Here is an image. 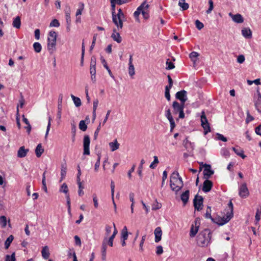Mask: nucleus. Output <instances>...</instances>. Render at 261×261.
Returning a JSON list of instances; mask_svg holds the SVG:
<instances>
[{"mask_svg": "<svg viewBox=\"0 0 261 261\" xmlns=\"http://www.w3.org/2000/svg\"><path fill=\"white\" fill-rule=\"evenodd\" d=\"M170 187L173 191H178L183 186L182 178L179 177L178 172L174 171L170 177Z\"/></svg>", "mask_w": 261, "mask_h": 261, "instance_id": "obj_1", "label": "nucleus"}, {"mask_svg": "<svg viewBox=\"0 0 261 261\" xmlns=\"http://www.w3.org/2000/svg\"><path fill=\"white\" fill-rule=\"evenodd\" d=\"M211 233L208 229L201 231L197 238V244L200 247L207 246L211 240Z\"/></svg>", "mask_w": 261, "mask_h": 261, "instance_id": "obj_2", "label": "nucleus"}, {"mask_svg": "<svg viewBox=\"0 0 261 261\" xmlns=\"http://www.w3.org/2000/svg\"><path fill=\"white\" fill-rule=\"evenodd\" d=\"M112 20L114 23L117 26V30L122 29L123 28V19L125 16L122 10L119 9L117 14L115 12H112Z\"/></svg>", "mask_w": 261, "mask_h": 261, "instance_id": "obj_3", "label": "nucleus"}, {"mask_svg": "<svg viewBox=\"0 0 261 261\" xmlns=\"http://www.w3.org/2000/svg\"><path fill=\"white\" fill-rule=\"evenodd\" d=\"M57 34L55 31L49 32L47 37V49L50 54L56 50Z\"/></svg>", "mask_w": 261, "mask_h": 261, "instance_id": "obj_4", "label": "nucleus"}, {"mask_svg": "<svg viewBox=\"0 0 261 261\" xmlns=\"http://www.w3.org/2000/svg\"><path fill=\"white\" fill-rule=\"evenodd\" d=\"M233 216V204L230 200L228 204L225 216L221 218L217 223L219 225H223L227 223Z\"/></svg>", "mask_w": 261, "mask_h": 261, "instance_id": "obj_5", "label": "nucleus"}, {"mask_svg": "<svg viewBox=\"0 0 261 261\" xmlns=\"http://www.w3.org/2000/svg\"><path fill=\"white\" fill-rule=\"evenodd\" d=\"M201 126L204 129V134L206 135L211 131L210 124L205 115L204 111H202L201 115Z\"/></svg>", "mask_w": 261, "mask_h": 261, "instance_id": "obj_6", "label": "nucleus"}, {"mask_svg": "<svg viewBox=\"0 0 261 261\" xmlns=\"http://www.w3.org/2000/svg\"><path fill=\"white\" fill-rule=\"evenodd\" d=\"M203 199L201 196L196 195L193 200L194 206L195 210L199 211L202 209Z\"/></svg>", "mask_w": 261, "mask_h": 261, "instance_id": "obj_7", "label": "nucleus"}, {"mask_svg": "<svg viewBox=\"0 0 261 261\" xmlns=\"http://www.w3.org/2000/svg\"><path fill=\"white\" fill-rule=\"evenodd\" d=\"M239 195L242 198H246L249 196V190L245 182L242 184L239 187Z\"/></svg>", "mask_w": 261, "mask_h": 261, "instance_id": "obj_8", "label": "nucleus"}, {"mask_svg": "<svg viewBox=\"0 0 261 261\" xmlns=\"http://www.w3.org/2000/svg\"><path fill=\"white\" fill-rule=\"evenodd\" d=\"M200 224V219L197 218L195 220L194 225L192 224L191 227L190 232V236L191 237H194L195 236V235L198 232Z\"/></svg>", "mask_w": 261, "mask_h": 261, "instance_id": "obj_9", "label": "nucleus"}, {"mask_svg": "<svg viewBox=\"0 0 261 261\" xmlns=\"http://www.w3.org/2000/svg\"><path fill=\"white\" fill-rule=\"evenodd\" d=\"M200 166H202L204 168L203 170V175L204 178L206 179L208 178L211 175H212L214 172L211 169V166L210 165H208L206 164H203V163H201L200 164Z\"/></svg>", "mask_w": 261, "mask_h": 261, "instance_id": "obj_10", "label": "nucleus"}, {"mask_svg": "<svg viewBox=\"0 0 261 261\" xmlns=\"http://www.w3.org/2000/svg\"><path fill=\"white\" fill-rule=\"evenodd\" d=\"M90 143V137L88 135H85L84 137V140H83V147H84L83 154L84 155H89L90 154V150H89Z\"/></svg>", "mask_w": 261, "mask_h": 261, "instance_id": "obj_11", "label": "nucleus"}, {"mask_svg": "<svg viewBox=\"0 0 261 261\" xmlns=\"http://www.w3.org/2000/svg\"><path fill=\"white\" fill-rule=\"evenodd\" d=\"M175 97L181 101V103L185 104L187 100V92L184 90L178 91L176 93Z\"/></svg>", "mask_w": 261, "mask_h": 261, "instance_id": "obj_12", "label": "nucleus"}, {"mask_svg": "<svg viewBox=\"0 0 261 261\" xmlns=\"http://www.w3.org/2000/svg\"><path fill=\"white\" fill-rule=\"evenodd\" d=\"M107 238H105L101 245V259L103 261H105L106 260V256H107Z\"/></svg>", "mask_w": 261, "mask_h": 261, "instance_id": "obj_13", "label": "nucleus"}, {"mask_svg": "<svg viewBox=\"0 0 261 261\" xmlns=\"http://www.w3.org/2000/svg\"><path fill=\"white\" fill-rule=\"evenodd\" d=\"M255 106L257 111L261 113V93L258 90L257 91V95L255 100Z\"/></svg>", "mask_w": 261, "mask_h": 261, "instance_id": "obj_14", "label": "nucleus"}, {"mask_svg": "<svg viewBox=\"0 0 261 261\" xmlns=\"http://www.w3.org/2000/svg\"><path fill=\"white\" fill-rule=\"evenodd\" d=\"M172 107L174 110V113L177 114L181 111L183 110L185 107V104H179L178 102L175 101L173 102Z\"/></svg>", "mask_w": 261, "mask_h": 261, "instance_id": "obj_15", "label": "nucleus"}, {"mask_svg": "<svg viewBox=\"0 0 261 261\" xmlns=\"http://www.w3.org/2000/svg\"><path fill=\"white\" fill-rule=\"evenodd\" d=\"M229 16L231 18L232 20L238 23L243 22L244 19L242 16L240 14H232L231 13H229Z\"/></svg>", "mask_w": 261, "mask_h": 261, "instance_id": "obj_16", "label": "nucleus"}, {"mask_svg": "<svg viewBox=\"0 0 261 261\" xmlns=\"http://www.w3.org/2000/svg\"><path fill=\"white\" fill-rule=\"evenodd\" d=\"M213 187V182L208 179H206L203 184L202 191L205 193L211 191Z\"/></svg>", "mask_w": 261, "mask_h": 261, "instance_id": "obj_17", "label": "nucleus"}, {"mask_svg": "<svg viewBox=\"0 0 261 261\" xmlns=\"http://www.w3.org/2000/svg\"><path fill=\"white\" fill-rule=\"evenodd\" d=\"M155 239L154 241L156 243H158L161 240L162 236V231L160 227H157L154 231Z\"/></svg>", "mask_w": 261, "mask_h": 261, "instance_id": "obj_18", "label": "nucleus"}, {"mask_svg": "<svg viewBox=\"0 0 261 261\" xmlns=\"http://www.w3.org/2000/svg\"><path fill=\"white\" fill-rule=\"evenodd\" d=\"M142 5H144V7L142 8L141 14L143 15L144 19H147L149 17V13H148L149 5L146 4V1L142 3Z\"/></svg>", "mask_w": 261, "mask_h": 261, "instance_id": "obj_19", "label": "nucleus"}, {"mask_svg": "<svg viewBox=\"0 0 261 261\" xmlns=\"http://www.w3.org/2000/svg\"><path fill=\"white\" fill-rule=\"evenodd\" d=\"M29 150L28 149H25L24 146L20 147L17 151V156L20 158L25 157Z\"/></svg>", "mask_w": 261, "mask_h": 261, "instance_id": "obj_20", "label": "nucleus"}, {"mask_svg": "<svg viewBox=\"0 0 261 261\" xmlns=\"http://www.w3.org/2000/svg\"><path fill=\"white\" fill-rule=\"evenodd\" d=\"M111 37L114 41H116L118 43H120L122 41L121 37L120 36V34L117 32L116 29H113V33L111 35Z\"/></svg>", "mask_w": 261, "mask_h": 261, "instance_id": "obj_21", "label": "nucleus"}, {"mask_svg": "<svg viewBox=\"0 0 261 261\" xmlns=\"http://www.w3.org/2000/svg\"><path fill=\"white\" fill-rule=\"evenodd\" d=\"M189 191L186 190L182 193L180 196L181 200H182L184 205H185L188 201L189 198Z\"/></svg>", "mask_w": 261, "mask_h": 261, "instance_id": "obj_22", "label": "nucleus"}, {"mask_svg": "<svg viewBox=\"0 0 261 261\" xmlns=\"http://www.w3.org/2000/svg\"><path fill=\"white\" fill-rule=\"evenodd\" d=\"M242 34L245 38H251L252 37V32L248 28L243 29Z\"/></svg>", "mask_w": 261, "mask_h": 261, "instance_id": "obj_23", "label": "nucleus"}, {"mask_svg": "<svg viewBox=\"0 0 261 261\" xmlns=\"http://www.w3.org/2000/svg\"><path fill=\"white\" fill-rule=\"evenodd\" d=\"M232 149L238 155L241 156L242 159L246 158V155L244 154V151L240 147H232Z\"/></svg>", "mask_w": 261, "mask_h": 261, "instance_id": "obj_24", "label": "nucleus"}, {"mask_svg": "<svg viewBox=\"0 0 261 261\" xmlns=\"http://www.w3.org/2000/svg\"><path fill=\"white\" fill-rule=\"evenodd\" d=\"M109 145L112 151H114L117 150L120 146V144L118 143L117 139H115L113 142H110Z\"/></svg>", "mask_w": 261, "mask_h": 261, "instance_id": "obj_25", "label": "nucleus"}, {"mask_svg": "<svg viewBox=\"0 0 261 261\" xmlns=\"http://www.w3.org/2000/svg\"><path fill=\"white\" fill-rule=\"evenodd\" d=\"M41 254L43 258L47 259L50 255L49 248L48 246H45L42 248L41 250Z\"/></svg>", "mask_w": 261, "mask_h": 261, "instance_id": "obj_26", "label": "nucleus"}, {"mask_svg": "<svg viewBox=\"0 0 261 261\" xmlns=\"http://www.w3.org/2000/svg\"><path fill=\"white\" fill-rule=\"evenodd\" d=\"M100 61H101V63L102 64L103 67L107 70V71H108V73L110 75V76L112 77L113 79L114 78V76L113 74V73H112L110 69L109 68V67H108V65H107V62L106 61V60L102 57H101L100 58Z\"/></svg>", "mask_w": 261, "mask_h": 261, "instance_id": "obj_27", "label": "nucleus"}, {"mask_svg": "<svg viewBox=\"0 0 261 261\" xmlns=\"http://www.w3.org/2000/svg\"><path fill=\"white\" fill-rule=\"evenodd\" d=\"M44 152V149L42 148L41 144H39L36 149H35V153L36 156L39 158L41 156L42 153Z\"/></svg>", "mask_w": 261, "mask_h": 261, "instance_id": "obj_28", "label": "nucleus"}, {"mask_svg": "<svg viewBox=\"0 0 261 261\" xmlns=\"http://www.w3.org/2000/svg\"><path fill=\"white\" fill-rule=\"evenodd\" d=\"M144 5L142 4L137 9V10L134 13V16L138 21H139V16L142 13V8Z\"/></svg>", "mask_w": 261, "mask_h": 261, "instance_id": "obj_29", "label": "nucleus"}, {"mask_svg": "<svg viewBox=\"0 0 261 261\" xmlns=\"http://www.w3.org/2000/svg\"><path fill=\"white\" fill-rule=\"evenodd\" d=\"M21 25L20 18L19 16L16 17L13 21V26L16 28L19 29Z\"/></svg>", "mask_w": 261, "mask_h": 261, "instance_id": "obj_30", "label": "nucleus"}, {"mask_svg": "<svg viewBox=\"0 0 261 261\" xmlns=\"http://www.w3.org/2000/svg\"><path fill=\"white\" fill-rule=\"evenodd\" d=\"M14 240V237L13 235H10L6 240L5 242V248L7 249L10 247L11 243Z\"/></svg>", "mask_w": 261, "mask_h": 261, "instance_id": "obj_31", "label": "nucleus"}, {"mask_svg": "<svg viewBox=\"0 0 261 261\" xmlns=\"http://www.w3.org/2000/svg\"><path fill=\"white\" fill-rule=\"evenodd\" d=\"M71 97L72 99L73 100L75 106L76 107H79L80 106H81L82 103H81V100L80 98L75 97V96H74L72 94L71 95Z\"/></svg>", "mask_w": 261, "mask_h": 261, "instance_id": "obj_32", "label": "nucleus"}, {"mask_svg": "<svg viewBox=\"0 0 261 261\" xmlns=\"http://www.w3.org/2000/svg\"><path fill=\"white\" fill-rule=\"evenodd\" d=\"M121 240H126L128 238V232L126 226H124L121 232Z\"/></svg>", "mask_w": 261, "mask_h": 261, "instance_id": "obj_33", "label": "nucleus"}, {"mask_svg": "<svg viewBox=\"0 0 261 261\" xmlns=\"http://www.w3.org/2000/svg\"><path fill=\"white\" fill-rule=\"evenodd\" d=\"M178 5L182 8L183 11L186 10L189 8V4L185 2V0H179Z\"/></svg>", "mask_w": 261, "mask_h": 261, "instance_id": "obj_34", "label": "nucleus"}, {"mask_svg": "<svg viewBox=\"0 0 261 261\" xmlns=\"http://www.w3.org/2000/svg\"><path fill=\"white\" fill-rule=\"evenodd\" d=\"M65 14H66V19L67 24L68 25H70L71 23V18H70V8H68V9H66L65 11Z\"/></svg>", "mask_w": 261, "mask_h": 261, "instance_id": "obj_35", "label": "nucleus"}, {"mask_svg": "<svg viewBox=\"0 0 261 261\" xmlns=\"http://www.w3.org/2000/svg\"><path fill=\"white\" fill-rule=\"evenodd\" d=\"M199 56V54L196 51H192L191 53H190L189 57L192 60V61L195 63L197 61V58Z\"/></svg>", "mask_w": 261, "mask_h": 261, "instance_id": "obj_36", "label": "nucleus"}, {"mask_svg": "<svg viewBox=\"0 0 261 261\" xmlns=\"http://www.w3.org/2000/svg\"><path fill=\"white\" fill-rule=\"evenodd\" d=\"M65 196L66 198L67 204L68 206V213L69 215H71V203H70V199L69 194L68 193L65 194Z\"/></svg>", "mask_w": 261, "mask_h": 261, "instance_id": "obj_37", "label": "nucleus"}, {"mask_svg": "<svg viewBox=\"0 0 261 261\" xmlns=\"http://www.w3.org/2000/svg\"><path fill=\"white\" fill-rule=\"evenodd\" d=\"M33 47L34 50L37 53H39L41 51L42 46L39 42H35L33 44Z\"/></svg>", "mask_w": 261, "mask_h": 261, "instance_id": "obj_38", "label": "nucleus"}, {"mask_svg": "<svg viewBox=\"0 0 261 261\" xmlns=\"http://www.w3.org/2000/svg\"><path fill=\"white\" fill-rule=\"evenodd\" d=\"M260 216H261V208H257L256 213H255V221H256L255 224H256L260 220Z\"/></svg>", "mask_w": 261, "mask_h": 261, "instance_id": "obj_39", "label": "nucleus"}, {"mask_svg": "<svg viewBox=\"0 0 261 261\" xmlns=\"http://www.w3.org/2000/svg\"><path fill=\"white\" fill-rule=\"evenodd\" d=\"M60 192L63 193L64 194H67L68 193V188L67 187V185L66 183H63L62 186H61V188L60 189Z\"/></svg>", "mask_w": 261, "mask_h": 261, "instance_id": "obj_40", "label": "nucleus"}, {"mask_svg": "<svg viewBox=\"0 0 261 261\" xmlns=\"http://www.w3.org/2000/svg\"><path fill=\"white\" fill-rule=\"evenodd\" d=\"M79 128L83 131H85L87 129V125L84 120L80 121L79 123Z\"/></svg>", "mask_w": 261, "mask_h": 261, "instance_id": "obj_41", "label": "nucleus"}, {"mask_svg": "<svg viewBox=\"0 0 261 261\" xmlns=\"http://www.w3.org/2000/svg\"><path fill=\"white\" fill-rule=\"evenodd\" d=\"M0 224L3 228H4L7 225V218L5 216H2L0 217Z\"/></svg>", "mask_w": 261, "mask_h": 261, "instance_id": "obj_42", "label": "nucleus"}, {"mask_svg": "<svg viewBox=\"0 0 261 261\" xmlns=\"http://www.w3.org/2000/svg\"><path fill=\"white\" fill-rule=\"evenodd\" d=\"M154 161L151 163V164L149 166V167L151 169H154L156 167V164L159 163V160L156 156H154L153 157Z\"/></svg>", "mask_w": 261, "mask_h": 261, "instance_id": "obj_43", "label": "nucleus"}, {"mask_svg": "<svg viewBox=\"0 0 261 261\" xmlns=\"http://www.w3.org/2000/svg\"><path fill=\"white\" fill-rule=\"evenodd\" d=\"M63 95L60 94L58 100V109H62Z\"/></svg>", "mask_w": 261, "mask_h": 261, "instance_id": "obj_44", "label": "nucleus"}, {"mask_svg": "<svg viewBox=\"0 0 261 261\" xmlns=\"http://www.w3.org/2000/svg\"><path fill=\"white\" fill-rule=\"evenodd\" d=\"M97 160L94 165V170L95 171H97L100 166V154H97Z\"/></svg>", "mask_w": 261, "mask_h": 261, "instance_id": "obj_45", "label": "nucleus"}, {"mask_svg": "<svg viewBox=\"0 0 261 261\" xmlns=\"http://www.w3.org/2000/svg\"><path fill=\"white\" fill-rule=\"evenodd\" d=\"M15 254L13 253L11 255H7L5 261H15Z\"/></svg>", "mask_w": 261, "mask_h": 261, "instance_id": "obj_46", "label": "nucleus"}, {"mask_svg": "<svg viewBox=\"0 0 261 261\" xmlns=\"http://www.w3.org/2000/svg\"><path fill=\"white\" fill-rule=\"evenodd\" d=\"M67 171V168L66 167L62 166L61 171V180L65 178Z\"/></svg>", "mask_w": 261, "mask_h": 261, "instance_id": "obj_47", "label": "nucleus"}, {"mask_svg": "<svg viewBox=\"0 0 261 261\" xmlns=\"http://www.w3.org/2000/svg\"><path fill=\"white\" fill-rule=\"evenodd\" d=\"M59 26L60 23L59 21L56 19L53 20L49 24L50 27H58Z\"/></svg>", "mask_w": 261, "mask_h": 261, "instance_id": "obj_48", "label": "nucleus"}, {"mask_svg": "<svg viewBox=\"0 0 261 261\" xmlns=\"http://www.w3.org/2000/svg\"><path fill=\"white\" fill-rule=\"evenodd\" d=\"M51 125V118L50 117H48V122L47 126L46 131L45 135V138H47V135L48 134L49 131L50 130V127Z\"/></svg>", "mask_w": 261, "mask_h": 261, "instance_id": "obj_49", "label": "nucleus"}, {"mask_svg": "<svg viewBox=\"0 0 261 261\" xmlns=\"http://www.w3.org/2000/svg\"><path fill=\"white\" fill-rule=\"evenodd\" d=\"M128 73L130 76H133L135 74V68L133 65H129Z\"/></svg>", "mask_w": 261, "mask_h": 261, "instance_id": "obj_50", "label": "nucleus"}, {"mask_svg": "<svg viewBox=\"0 0 261 261\" xmlns=\"http://www.w3.org/2000/svg\"><path fill=\"white\" fill-rule=\"evenodd\" d=\"M211 209L210 206H207L206 212L205 214V217L207 219H211L212 220H213V219L212 218L211 215Z\"/></svg>", "mask_w": 261, "mask_h": 261, "instance_id": "obj_51", "label": "nucleus"}, {"mask_svg": "<svg viewBox=\"0 0 261 261\" xmlns=\"http://www.w3.org/2000/svg\"><path fill=\"white\" fill-rule=\"evenodd\" d=\"M195 25L197 29H198L199 30L202 29L204 27L203 24L198 20H196L195 21Z\"/></svg>", "mask_w": 261, "mask_h": 261, "instance_id": "obj_52", "label": "nucleus"}, {"mask_svg": "<svg viewBox=\"0 0 261 261\" xmlns=\"http://www.w3.org/2000/svg\"><path fill=\"white\" fill-rule=\"evenodd\" d=\"M112 227L109 225H106L105 227L106 237H108L111 232Z\"/></svg>", "mask_w": 261, "mask_h": 261, "instance_id": "obj_53", "label": "nucleus"}, {"mask_svg": "<svg viewBox=\"0 0 261 261\" xmlns=\"http://www.w3.org/2000/svg\"><path fill=\"white\" fill-rule=\"evenodd\" d=\"M166 69L168 70L172 69L175 67L173 63H172L171 62H169V60H168L166 62Z\"/></svg>", "mask_w": 261, "mask_h": 261, "instance_id": "obj_54", "label": "nucleus"}, {"mask_svg": "<svg viewBox=\"0 0 261 261\" xmlns=\"http://www.w3.org/2000/svg\"><path fill=\"white\" fill-rule=\"evenodd\" d=\"M100 128H101V123H100L94 132V140L97 139V136H98V133H99V132L100 130Z\"/></svg>", "mask_w": 261, "mask_h": 261, "instance_id": "obj_55", "label": "nucleus"}, {"mask_svg": "<svg viewBox=\"0 0 261 261\" xmlns=\"http://www.w3.org/2000/svg\"><path fill=\"white\" fill-rule=\"evenodd\" d=\"M77 185L79 186L78 194L80 196H82V195H84V191L83 190L84 189V187L82 186V183H79V184H77Z\"/></svg>", "mask_w": 261, "mask_h": 261, "instance_id": "obj_56", "label": "nucleus"}, {"mask_svg": "<svg viewBox=\"0 0 261 261\" xmlns=\"http://www.w3.org/2000/svg\"><path fill=\"white\" fill-rule=\"evenodd\" d=\"M208 4L210 5V7H209V8L208 9V10L206 11V13L207 14L210 13L211 12V11L213 10V8H214L213 2L212 0H209Z\"/></svg>", "mask_w": 261, "mask_h": 261, "instance_id": "obj_57", "label": "nucleus"}, {"mask_svg": "<svg viewBox=\"0 0 261 261\" xmlns=\"http://www.w3.org/2000/svg\"><path fill=\"white\" fill-rule=\"evenodd\" d=\"M93 201L95 208H97L98 206V199L95 194L93 195Z\"/></svg>", "mask_w": 261, "mask_h": 261, "instance_id": "obj_58", "label": "nucleus"}, {"mask_svg": "<svg viewBox=\"0 0 261 261\" xmlns=\"http://www.w3.org/2000/svg\"><path fill=\"white\" fill-rule=\"evenodd\" d=\"M217 139L221 140L223 142H226L227 141V138L225 137L223 135L220 134H217Z\"/></svg>", "mask_w": 261, "mask_h": 261, "instance_id": "obj_59", "label": "nucleus"}, {"mask_svg": "<svg viewBox=\"0 0 261 261\" xmlns=\"http://www.w3.org/2000/svg\"><path fill=\"white\" fill-rule=\"evenodd\" d=\"M161 207V204L159 203L157 201H156L152 206V210H156Z\"/></svg>", "mask_w": 261, "mask_h": 261, "instance_id": "obj_60", "label": "nucleus"}, {"mask_svg": "<svg viewBox=\"0 0 261 261\" xmlns=\"http://www.w3.org/2000/svg\"><path fill=\"white\" fill-rule=\"evenodd\" d=\"M165 96L168 101L170 100V90L168 88H165Z\"/></svg>", "mask_w": 261, "mask_h": 261, "instance_id": "obj_61", "label": "nucleus"}, {"mask_svg": "<svg viewBox=\"0 0 261 261\" xmlns=\"http://www.w3.org/2000/svg\"><path fill=\"white\" fill-rule=\"evenodd\" d=\"M165 116L166 117H167V118L168 119V120H170V119H171L173 118L172 115H171V112H170V110L169 109H167L166 111V114H165Z\"/></svg>", "mask_w": 261, "mask_h": 261, "instance_id": "obj_62", "label": "nucleus"}, {"mask_svg": "<svg viewBox=\"0 0 261 261\" xmlns=\"http://www.w3.org/2000/svg\"><path fill=\"white\" fill-rule=\"evenodd\" d=\"M163 252V247L161 246H158L156 247V253L158 255H160Z\"/></svg>", "mask_w": 261, "mask_h": 261, "instance_id": "obj_63", "label": "nucleus"}, {"mask_svg": "<svg viewBox=\"0 0 261 261\" xmlns=\"http://www.w3.org/2000/svg\"><path fill=\"white\" fill-rule=\"evenodd\" d=\"M255 132L257 135L261 136V124L255 128Z\"/></svg>", "mask_w": 261, "mask_h": 261, "instance_id": "obj_64", "label": "nucleus"}]
</instances>
